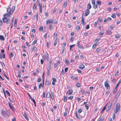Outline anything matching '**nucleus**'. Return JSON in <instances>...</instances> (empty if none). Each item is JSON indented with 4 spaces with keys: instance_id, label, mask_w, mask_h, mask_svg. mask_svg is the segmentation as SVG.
Here are the masks:
<instances>
[{
    "instance_id": "3",
    "label": "nucleus",
    "mask_w": 121,
    "mask_h": 121,
    "mask_svg": "<svg viewBox=\"0 0 121 121\" xmlns=\"http://www.w3.org/2000/svg\"><path fill=\"white\" fill-rule=\"evenodd\" d=\"M2 20L4 22L6 23L7 24L9 23L10 21V18L7 17H4Z\"/></svg>"
},
{
    "instance_id": "43",
    "label": "nucleus",
    "mask_w": 121,
    "mask_h": 121,
    "mask_svg": "<svg viewBox=\"0 0 121 121\" xmlns=\"http://www.w3.org/2000/svg\"><path fill=\"white\" fill-rule=\"evenodd\" d=\"M81 86L80 84L79 83H77L76 84V86L77 87H79Z\"/></svg>"
},
{
    "instance_id": "24",
    "label": "nucleus",
    "mask_w": 121,
    "mask_h": 121,
    "mask_svg": "<svg viewBox=\"0 0 121 121\" xmlns=\"http://www.w3.org/2000/svg\"><path fill=\"white\" fill-rule=\"evenodd\" d=\"M77 46H78V48H80V49H84V48L83 47H82V46H81V45H80V44L78 45Z\"/></svg>"
},
{
    "instance_id": "61",
    "label": "nucleus",
    "mask_w": 121,
    "mask_h": 121,
    "mask_svg": "<svg viewBox=\"0 0 121 121\" xmlns=\"http://www.w3.org/2000/svg\"><path fill=\"white\" fill-rule=\"evenodd\" d=\"M58 42V41H55V42L54 43V45H55Z\"/></svg>"
},
{
    "instance_id": "5",
    "label": "nucleus",
    "mask_w": 121,
    "mask_h": 121,
    "mask_svg": "<svg viewBox=\"0 0 121 121\" xmlns=\"http://www.w3.org/2000/svg\"><path fill=\"white\" fill-rule=\"evenodd\" d=\"M52 96H53V94L52 93V94H50V92H48L47 93L46 95V97L47 98H48L50 97L53 100V97H52Z\"/></svg>"
},
{
    "instance_id": "25",
    "label": "nucleus",
    "mask_w": 121,
    "mask_h": 121,
    "mask_svg": "<svg viewBox=\"0 0 121 121\" xmlns=\"http://www.w3.org/2000/svg\"><path fill=\"white\" fill-rule=\"evenodd\" d=\"M112 103H111L109 104V106H108V107L107 108L110 110L111 107L112 106Z\"/></svg>"
},
{
    "instance_id": "47",
    "label": "nucleus",
    "mask_w": 121,
    "mask_h": 121,
    "mask_svg": "<svg viewBox=\"0 0 121 121\" xmlns=\"http://www.w3.org/2000/svg\"><path fill=\"white\" fill-rule=\"evenodd\" d=\"M118 72H119V71H118V70H117L116 72V73H115V76H117L118 74Z\"/></svg>"
},
{
    "instance_id": "52",
    "label": "nucleus",
    "mask_w": 121,
    "mask_h": 121,
    "mask_svg": "<svg viewBox=\"0 0 121 121\" xmlns=\"http://www.w3.org/2000/svg\"><path fill=\"white\" fill-rule=\"evenodd\" d=\"M28 96L30 97V99L31 100L33 99V98H32L31 96H30V94L29 93H28Z\"/></svg>"
},
{
    "instance_id": "62",
    "label": "nucleus",
    "mask_w": 121,
    "mask_h": 121,
    "mask_svg": "<svg viewBox=\"0 0 121 121\" xmlns=\"http://www.w3.org/2000/svg\"><path fill=\"white\" fill-rule=\"evenodd\" d=\"M89 25H87L86 26V28L87 29H88L89 28Z\"/></svg>"
},
{
    "instance_id": "17",
    "label": "nucleus",
    "mask_w": 121,
    "mask_h": 121,
    "mask_svg": "<svg viewBox=\"0 0 121 121\" xmlns=\"http://www.w3.org/2000/svg\"><path fill=\"white\" fill-rule=\"evenodd\" d=\"M106 32H107V33L108 34L110 35L112 34V33L111 31V30H110L109 29H107L106 30Z\"/></svg>"
},
{
    "instance_id": "58",
    "label": "nucleus",
    "mask_w": 121,
    "mask_h": 121,
    "mask_svg": "<svg viewBox=\"0 0 121 121\" xmlns=\"http://www.w3.org/2000/svg\"><path fill=\"white\" fill-rule=\"evenodd\" d=\"M115 113H114L113 115V116L112 117V119H113L114 120L115 119Z\"/></svg>"
},
{
    "instance_id": "20",
    "label": "nucleus",
    "mask_w": 121,
    "mask_h": 121,
    "mask_svg": "<svg viewBox=\"0 0 121 121\" xmlns=\"http://www.w3.org/2000/svg\"><path fill=\"white\" fill-rule=\"evenodd\" d=\"M84 67V65L82 64L80 66H79V68L81 69H83Z\"/></svg>"
},
{
    "instance_id": "64",
    "label": "nucleus",
    "mask_w": 121,
    "mask_h": 121,
    "mask_svg": "<svg viewBox=\"0 0 121 121\" xmlns=\"http://www.w3.org/2000/svg\"><path fill=\"white\" fill-rule=\"evenodd\" d=\"M3 76H4L7 79H9V78L7 77L6 75L5 74H3Z\"/></svg>"
},
{
    "instance_id": "57",
    "label": "nucleus",
    "mask_w": 121,
    "mask_h": 121,
    "mask_svg": "<svg viewBox=\"0 0 121 121\" xmlns=\"http://www.w3.org/2000/svg\"><path fill=\"white\" fill-rule=\"evenodd\" d=\"M41 79L40 78H38V79L37 80V82H40L41 81Z\"/></svg>"
},
{
    "instance_id": "7",
    "label": "nucleus",
    "mask_w": 121,
    "mask_h": 121,
    "mask_svg": "<svg viewBox=\"0 0 121 121\" xmlns=\"http://www.w3.org/2000/svg\"><path fill=\"white\" fill-rule=\"evenodd\" d=\"M7 12L9 14H12L13 13V11L12 10L11 11V8L10 7H9L7 9Z\"/></svg>"
},
{
    "instance_id": "49",
    "label": "nucleus",
    "mask_w": 121,
    "mask_h": 121,
    "mask_svg": "<svg viewBox=\"0 0 121 121\" xmlns=\"http://www.w3.org/2000/svg\"><path fill=\"white\" fill-rule=\"evenodd\" d=\"M97 44H94L93 45V46H92L93 48V49L94 48H95V46H97Z\"/></svg>"
},
{
    "instance_id": "60",
    "label": "nucleus",
    "mask_w": 121,
    "mask_h": 121,
    "mask_svg": "<svg viewBox=\"0 0 121 121\" xmlns=\"http://www.w3.org/2000/svg\"><path fill=\"white\" fill-rule=\"evenodd\" d=\"M97 7H98V6L97 5H94L93 6V7L94 9H95L97 8Z\"/></svg>"
},
{
    "instance_id": "63",
    "label": "nucleus",
    "mask_w": 121,
    "mask_h": 121,
    "mask_svg": "<svg viewBox=\"0 0 121 121\" xmlns=\"http://www.w3.org/2000/svg\"><path fill=\"white\" fill-rule=\"evenodd\" d=\"M107 10L108 11H109L112 10V9L110 8H108L107 9Z\"/></svg>"
},
{
    "instance_id": "42",
    "label": "nucleus",
    "mask_w": 121,
    "mask_h": 121,
    "mask_svg": "<svg viewBox=\"0 0 121 121\" xmlns=\"http://www.w3.org/2000/svg\"><path fill=\"white\" fill-rule=\"evenodd\" d=\"M39 10L40 11V12L42 13V7H39Z\"/></svg>"
},
{
    "instance_id": "56",
    "label": "nucleus",
    "mask_w": 121,
    "mask_h": 121,
    "mask_svg": "<svg viewBox=\"0 0 121 121\" xmlns=\"http://www.w3.org/2000/svg\"><path fill=\"white\" fill-rule=\"evenodd\" d=\"M73 96H70L68 98L69 99H72L73 98Z\"/></svg>"
},
{
    "instance_id": "21",
    "label": "nucleus",
    "mask_w": 121,
    "mask_h": 121,
    "mask_svg": "<svg viewBox=\"0 0 121 121\" xmlns=\"http://www.w3.org/2000/svg\"><path fill=\"white\" fill-rule=\"evenodd\" d=\"M65 63L66 65H69V61L67 59H65Z\"/></svg>"
},
{
    "instance_id": "50",
    "label": "nucleus",
    "mask_w": 121,
    "mask_h": 121,
    "mask_svg": "<svg viewBox=\"0 0 121 121\" xmlns=\"http://www.w3.org/2000/svg\"><path fill=\"white\" fill-rule=\"evenodd\" d=\"M111 17L113 18H114L116 17L115 14H113L111 16Z\"/></svg>"
},
{
    "instance_id": "32",
    "label": "nucleus",
    "mask_w": 121,
    "mask_h": 121,
    "mask_svg": "<svg viewBox=\"0 0 121 121\" xmlns=\"http://www.w3.org/2000/svg\"><path fill=\"white\" fill-rule=\"evenodd\" d=\"M52 24H50L49 25V29L50 30H51L52 28Z\"/></svg>"
},
{
    "instance_id": "18",
    "label": "nucleus",
    "mask_w": 121,
    "mask_h": 121,
    "mask_svg": "<svg viewBox=\"0 0 121 121\" xmlns=\"http://www.w3.org/2000/svg\"><path fill=\"white\" fill-rule=\"evenodd\" d=\"M9 14H10L8 13L4 15V17H7L9 18H10V16Z\"/></svg>"
},
{
    "instance_id": "45",
    "label": "nucleus",
    "mask_w": 121,
    "mask_h": 121,
    "mask_svg": "<svg viewBox=\"0 0 121 121\" xmlns=\"http://www.w3.org/2000/svg\"><path fill=\"white\" fill-rule=\"evenodd\" d=\"M14 56V53L13 52H12L10 53V56L11 57H13Z\"/></svg>"
},
{
    "instance_id": "9",
    "label": "nucleus",
    "mask_w": 121,
    "mask_h": 121,
    "mask_svg": "<svg viewBox=\"0 0 121 121\" xmlns=\"http://www.w3.org/2000/svg\"><path fill=\"white\" fill-rule=\"evenodd\" d=\"M23 115L24 116L25 118L27 120L29 121V118L28 117V116H27L26 114L25 113V112H23L22 113Z\"/></svg>"
},
{
    "instance_id": "10",
    "label": "nucleus",
    "mask_w": 121,
    "mask_h": 121,
    "mask_svg": "<svg viewBox=\"0 0 121 121\" xmlns=\"http://www.w3.org/2000/svg\"><path fill=\"white\" fill-rule=\"evenodd\" d=\"M73 92V90H68L67 92L66 93V94L67 95H69L72 94Z\"/></svg>"
},
{
    "instance_id": "8",
    "label": "nucleus",
    "mask_w": 121,
    "mask_h": 121,
    "mask_svg": "<svg viewBox=\"0 0 121 121\" xmlns=\"http://www.w3.org/2000/svg\"><path fill=\"white\" fill-rule=\"evenodd\" d=\"M53 20L51 19H48L46 21V24L47 25L48 24L53 23Z\"/></svg>"
},
{
    "instance_id": "38",
    "label": "nucleus",
    "mask_w": 121,
    "mask_h": 121,
    "mask_svg": "<svg viewBox=\"0 0 121 121\" xmlns=\"http://www.w3.org/2000/svg\"><path fill=\"white\" fill-rule=\"evenodd\" d=\"M43 29V27L42 26H40L39 28V30H42Z\"/></svg>"
},
{
    "instance_id": "2",
    "label": "nucleus",
    "mask_w": 121,
    "mask_h": 121,
    "mask_svg": "<svg viewBox=\"0 0 121 121\" xmlns=\"http://www.w3.org/2000/svg\"><path fill=\"white\" fill-rule=\"evenodd\" d=\"M116 109H115L114 112L116 114L120 109V104L119 103H117L116 104Z\"/></svg>"
},
{
    "instance_id": "54",
    "label": "nucleus",
    "mask_w": 121,
    "mask_h": 121,
    "mask_svg": "<svg viewBox=\"0 0 121 121\" xmlns=\"http://www.w3.org/2000/svg\"><path fill=\"white\" fill-rule=\"evenodd\" d=\"M82 111V109H80L78 110V112L79 113H81Z\"/></svg>"
},
{
    "instance_id": "37",
    "label": "nucleus",
    "mask_w": 121,
    "mask_h": 121,
    "mask_svg": "<svg viewBox=\"0 0 121 121\" xmlns=\"http://www.w3.org/2000/svg\"><path fill=\"white\" fill-rule=\"evenodd\" d=\"M101 2L100 1H97L96 2V4L99 5H100L101 4Z\"/></svg>"
},
{
    "instance_id": "31",
    "label": "nucleus",
    "mask_w": 121,
    "mask_h": 121,
    "mask_svg": "<svg viewBox=\"0 0 121 121\" xmlns=\"http://www.w3.org/2000/svg\"><path fill=\"white\" fill-rule=\"evenodd\" d=\"M88 106L89 104H85V106L86 108V109L87 110H88Z\"/></svg>"
},
{
    "instance_id": "59",
    "label": "nucleus",
    "mask_w": 121,
    "mask_h": 121,
    "mask_svg": "<svg viewBox=\"0 0 121 121\" xmlns=\"http://www.w3.org/2000/svg\"><path fill=\"white\" fill-rule=\"evenodd\" d=\"M80 27L79 26H77V27L76 29L78 31L80 29Z\"/></svg>"
},
{
    "instance_id": "19",
    "label": "nucleus",
    "mask_w": 121,
    "mask_h": 121,
    "mask_svg": "<svg viewBox=\"0 0 121 121\" xmlns=\"http://www.w3.org/2000/svg\"><path fill=\"white\" fill-rule=\"evenodd\" d=\"M37 5L39 7H42V4L41 3H39V1L38 0H37Z\"/></svg>"
},
{
    "instance_id": "15",
    "label": "nucleus",
    "mask_w": 121,
    "mask_h": 121,
    "mask_svg": "<svg viewBox=\"0 0 121 121\" xmlns=\"http://www.w3.org/2000/svg\"><path fill=\"white\" fill-rule=\"evenodd\" d=\"M120 94V91H118L117 94L115 95V98H118L119 96V95Z\"/></svg>"
},
{
    "instance_id": "44",
    "label": "nucleus",
    "mask_w": 121,
    "mask_h": 121,
    "mask_svg": "<svg viewBox=\"0 0 121 121\" xmlns=\"http://www.w3.org/2000/svg\"><path fill=\"white\" fill-rule=\"evenodd\" d=\"M37 40L36 39L33 42L32 44H35L36 43Z\"/></svg>"
},
{
    "instance_id": "28",
    "label": "nucleus",
    "mask_w": 121,
    "mask_h": 121,
    "mask_svg": "<svg viewBox=\"0 0 121 121\" xmlns=\"http://www.w3.org/2000/svg\"><path fill=\"white\" fill-rule=\"evenodd\" d=\"M9 107L12 110H14V108L13 106L11 105H10V106H9Z\"/></svg>"
},
{
    "instance_id": "27",
    "label": "nucleus",
    "mask_w": 121,
    "mask_h": 121,
    "mask_svg": "<svg viewBox=\"0 0 121 121\" xmlns=\"http://www.w3.org/2000/svg\"><path fill=\"white\" fill-rule=\"evenodd\" d=\"M101 49V48L100 47L99 48L96 49V50L95 51V52H99L100 51Z\"/></svg>"
},
{
    "instance_id": "55",
    "label": "nucleus",
    "mask_w": 121,
    "mask_h": 121,
    "mask_svg": "<svg viewBox=\"0 0 121 121\" xmlns=\"http://www.w3.org/2000/svg\"><path fill=\"white\" fill-rule=\"evenodd\" d=\"M92 3L93 4H95V2L94 0H92Z\"/></svg>"
},
{
    "instance_id": "48",
    "label": "nucleus",
    "mask_w": 121,
    "mask_h": 121,
    "mask_svg": "<svg viewBox=\"0 0 121 121\" xmlns=\"http://www.w3.org/2000/svg\"><path fill=\"white\" fill-rule=\"evenodd\" d=\"M17 25V20H16V19H15V21L14 22V26L15 27V25H16V26Z\"/></svg>"
},
{
    "instance_id": "11",
    "label": "nucleus",
    "mask_w": 121,
    "mask_h": 121,
    "mask_svg": "<svg viewBox=\"0 0 121 121\" xmlns=\"http://www.w3.org/2000/svg\"><path fill=\"white\" fill-rule=\"evenodd\" d=\"M90 11L89 9H86L85 11V16H87L89 13Z\"/></svg>"
},
{
    "instance_id": "22",
    "label": "nucleus",
    "mask_w": 121,
    "mask_h": 121,
    "mask_svg": "<svg viewBox=\"0 0 121 121\" xmlns=\"http://www.w3.org/2000/svg\"><path fill=\"white\" fill-rule=\"evenodd\" d=\"M0 39L2 40H5V39L4 36L2 35H0Z\"/></svg>"
},
{
    "instance_id": "26",
    "label": "nucleus",
    "mask_w": 121,
    "mask_h": 121,
    "mask_svg": "<svg viewBox=\"0 0 121 121\" xmlns=\"http://www.w3.org/2000/svg\"><path fill=\"white\" fill-rule=\"evenodd\" d=\"M67 100V96H65L64 97V102H66Z\"/></svg>"
},
{
    "instance_id": "41",
    "label": "nucleus",
    "mask_w": 121,
    "mask_h": 121,
    "mask_svg": "<svg viewBox=\"0 0 121 121\" xmlns=\"http://www.w3.org/2000/svg\"><path fill=\"white\" fill-rule=\"evenodd\" d=\"M104 119V118L103 117H101L99 119V120L98 121H103Z\"/></svg>"
},
{
    "instance_id": "13",
    "label": "nucleus",
    "mask_w": 121,
    "mask_h": 121,
    "mask_svg": "<svg viewBox=\"0 0 121 121\" xmlns=\"http://www.w3.org/2000/svg\"><path fill=\"white\" fill-rule=\"evenodd\" d=\"M38 13L35 14L34 17V20H37L38 18Z\"/></svg>"
},
{
    "instance_id": "46",
    "label": "nucleus",
    "mask_w": 121,
    "mask_h": 121,
    "mask_svg": "<svg viewBox=\"0 0 121 121\" xmlns=\"http://www.w3.org/2000/svg\"><path fill=\"white\" fill-rule=\"evenodd\" d=\"M54 24H57V21L56 20H54L53 21Z\"/></svg>"
},
{
    "instance_id": "35",
    "label": "nucleus",
    "mask_w": 121,
    "mask_h": 121,
    "mask_svg": "<svg viewBox=\"0 0 121 121\" xmlns=\"http://www.w3.org/2000/svg\"><path fill=\"white\" fill-rule=\"evenodd\" d=\"M107 104L105 106V107H104L103 108V109L102 110V112H101L102 113H103V112L104 111V110L106 109V106L107 105Z\"/></svg>"
},
{
    "instance_id": "36",
    "label": "nucleus",
    "mask_w": 121,
    "mask_h": 121,
    "mask_svg": "<svg viewBox=\"0 0 121 121\" xmlns=\"http://www.w3.org/2000/svg\"><path fill=\"white\" fill-rule=\"evenodd\" d=\"M36 6L35 4H34L33 8L34 9L36 10Z\"/></svg>"
},
{
    "instance_id": "16",
    "label": "nucleus",
    "mask_w": 121,
    "mask_h": 121,
    "mask_svg": "<svg viewBox=\"0 0 121 121\" xmlns=\"http://www.w3.org/2000/svg\"><path fill=\"white\" fill-rule=\"evenodd\" d=\"M44 56L45 59H46V60H48V54L47 53H45L44 55Z\"/></svg>"
},
{
    "instance_id": "51",
    "label": "nucleus",
    "mask_w": 121,
    "mask_h": 121,
    "mask_svg": "<svg viewBox=\"0 0 121 121\" xmlns=\"http://www.w3.org/2000/svg\"><path fill=\"white\" fill-rule=\"evenodd\" d=\"M100 39H96L95 41V43H97Z\"/></svg>"
},
{
    "instance_id": "39",
    "label": "nucleus",
    "mask_w": 121,
    "mask_h": 121,
    "mask_svg": "<svg viewBox=\"0 0 121 121\" xmlns=\"http://www.w3.org/2000/svg\"><path fill=\"white\" fill-rule=\"evenodd\" d=\"M67 2H64V4H63V6L64 7H65L67 6Z\"/></svg>"
},
{
    "instance_id": "6",
    "label": "nucleus",
    "mask_w": 121,
    "mask_h": 121,
    "mask_svg": "<svg viewBox=\"0 0 121 121\" xmlns=\"http://www.w3.org/2000/svg\"><path fill=\"white\" fill-rule=\"evenodd\" d=\"M51 65L50 64H48V67L47 69V75L48 76H49L50 74V71L51 70Z\"/></svg>"
},
{
    "instance_id": "40",
    "label": "nucleus",
    "mask_w": 121,
    "mask_h": 121,
    "mask_svg": "<svg viewBox=\"0 0 121 121\" xmlns=\"http://www.w3.org/2000/svg\"><path fill=\"white\" fill-rule=\"evenodd\" d=\"M120 35H115V37L116 38H118L120 37Z\"/></svg>"
},
{
    "instance_id": "4",
    "label": "nucleus",
    "mask_w": 121,
    "mask_h": 121,
    "mask_svg": "<svg viewBox=\"0 0 121 121\" xmlns=\"http://www.w3.org/2000/svg\"><path fill=\"white\" fill-rule=\"evenodd\" d=\"M108 82V81H105L104 82V86L107 89L109 90L110 89V87Z\"/></svg>"
},
{
    "instance_id": "12",
    "label": "nucleus",
    "mask_w": 121,
    "mask_h": 121,
    "mask_svg": "<svg viewBox=\"0 0 121 121\" xmlns=\"http://www.w3.org/2000/svg\"><path fill=\"white\" fill-rule=\"evenodd\" d=\"M1 114L4 116L6 114V112L3 110H2L1 112Z\"/></svg>"
},
{
    "instance_id": "33",
    "label": "nucleus",
    "mask_w": 121,
    "mask_h": 121,
    "mask_svg": "<svg viewBox=\"0 0 121 121\" xmlns=\"http://www.w3.org/2000/svg\"><path fill=\"white\" fill-rule=\"evenodd\" d=\"M31 100L33 102L34 104V105H35V107H36V103L35 101V100L34 99H33Z\"/></svg>"
},
{
    "instance_id": "53",
    "label": "nucleus",
    "mask_w": 121,
    "mask_h": 121,
    "mask_svg": "<svg viewBox=\"0 0 121 121\" xmlns=\"http://www.w3.org/2000/svg\"><path fill=\"white\" fill-rule=\"evenodd\" d=\"M117 89L115 88V89L114 90L113 92V94H114L116 93V92H117Z\"/></svg>"
},
{
    "instance_id": "29",
    "label": "nucleus",
    "mask_w": 121,
    "mask_h": 121,
    "mask_svg": "<svg viewBox=\"0 0 121 121\" xmlns=\"http://www.w3.org/2000/svg\"><path fill=\"white\" fill-rule=\"evenodd\" d=\"M44 84H43L42 83H40L39 86V88L41 86L42 87H43Z\"/></svg>"
},
{
    "instance_id": "30",
    "label": "nucleus",
    "mask_w": 121,
    "mask_h": 121,
    "mask_svg": "<svg viewBox=\"0 0 121 121\" xmlns=\"http://www.w3.org/2000/svg\"><path fill=\"white\" fill-rule=\"evenodd\" d=\"M104 34V31H102V32L101 31H100L99 33V35L100 36H102Z\"/></svg>"
},
{
    "instance_id": "1",
    "label": "nucleus",
    "mask_w": 121,
    "mask_h": 121,
    "mask_svg": "<svg viewBox=\"0 0 121 121\" xmlns=\"http://www.w3.org/2000/svg\"><path fill=\"white\" fill-rule=\"evenodd\" d=\"M82 115L80 114H78V112L76 111L75 112V116L78 119H80V118H81V117H84L85 115V113L84 112H83L82 113Z\"/></svg>"
},
{
    "instance_id": "34",
    "label": "nucleus",
    "mask_w": 121,
    "mask_h": 121,
    "mask_svg": "<svg viewBox=\"0 0 121 121\" xmlns=\"http://www.w3.org/2000/svg\"><path fill=\"white\" fill-rule=\"evenodd\" d=\"M37 49V48L36 47H34L33 48L32 50L34 51V52H35Z\"/></svg>"
},
{
    "instance_id": "23",
    "label": "nucleus",
    "mask_w": 121,
    "mask_h": 121,
    "mask_svg": "<svg viewBox=\"0 0 121 121\" xmlns=\"http://www.w3.org/2000/svg\"><path fill=\"white\" fill-rule=\"evenodd\" d=\"M87 8L88 9H89L91 8V6L90 4L89 3L87 5Z\"/></svg>"
},
{
    "instance_id": "14",
    "label": "nucleus",
    "mask_w": 121,
    "mask_h": 121,
    "mask_svg": "<svg viewBox=\"0 0 121 121\" xmlns=\"http://www.w3.org/2000/svg\"><path fill=\"white\" fill-rule=\"evenodd\" d=\"M81 21L82 22V25L84 26L85 24V23L84 22V20L83 18V15L82 16V18Z\"/></svg>"
}]
</instances>
